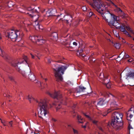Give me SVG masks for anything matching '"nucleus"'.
Instances as JSON below:
<instances>
[{"instance_id": "f257e3e1", "label": "nucleus", "mask_w": 134, "mask_h": 134, "mask_svg": "<svg viewBox=\"0 0 134 134\" xmlns=\"http://www.w3.org/2000/svg\"><path fill=\"white\" fill-rule=\"evenodd\" d=\"M38 104V113L39 116L43 118V117H47L49 111L48 108V102L47 99H41L37 100Z\"/></svg>"}, {"instance_id": "f03ea898", "label": "nucleus", "mask_w": 134, "mask_h": 134, "mask_svg": "<svg viewBox=\"0 0 134 134\" xmlns=\"http://www.w3.org/2000/svg\"><path fill=\"white\" fill-rule=\"evenodd\" d=\"M52 67L54 70L55 76L57 81H62L63 78L62 75L64 74L65 71L67 67L64 66H60L58 64H53Z\"/></svg>"}, {"instance_id": "7ed1b4c3", "label": "nucleus", "mask_w": 134, "mask_h": 134, "mask_svg": "<svg viewBox=\"0 0 134 134\" xmlns=\"http://www.w3.org/2000/svg\"><path fill=\"white\" fill-rule=\"evenodd\" d=\"M23 35L22 31L17 30H12L9 32H7V35H6V36L11 39L13 41L16 42L20 41Z\"/></svg>"}, {"instance_id": "20e7f679", "label": "nucleus", "mask_w": 134, "mask_h": 134, "mask_svg": "<svg viewBox=\"0 0 134 134\" xmlns=\"http://www.w3.org/2000/svg\"><path fill=\"white\" fill-rule=\"evenodd\" d=\"M114 118L111 121V124L114 128H118L122 125V118L123 115L122 113L115 112Z\"/></svg>"}, {"instance_id": "39448f33", "label": "nucleus", "mask_w": 134, "mask_h": 134, "mask_svg": "<svg viewBox=\"0 0 134 134\" xmlns=\"http://www.w3.org/2000/svg\"><path fill=\"white\" fill-rule=\"evenodd\" d=\"M34 8L31 7H28L27 8L25 6L23 7V10H20V12L22 13L28 14L30 17V20L33 21H37L39 18V15L35 13H34L32 10Z\"/></svg>"}, {"instance_id": "423d86ee", "label": "nucleus", "mask_w": 134, "mask_h": 134, "mask_svg": "<svg viewBox=\"0 0 134 134\" xmlns=\"http://www.w3.org/2000/svg\"><path fill=\"white\" fill-rule=\"evenodd\" d=\"M21 26L23 27L24 25L26 26H32L35 28L36 30H42L43 29V27L41 25H40L37 21H33L32 23L28 18L25 19L24 20L20 22Z\"/></svg>"}, {"instance_id": "0eeeda50", "label": "nucleus", "mask_w": 134, "mask_h": 134, "mask_svg": "<svg viewBox=\"0 0 134 134\" xmlns=\"http://www.w3.org/2000/svg\"><path fill=\"white\" fill-rule=\"evenodd\" d=\"M93 3H90V5L94 8L96 9L99 13L101 14L103 19H105L103 12V9L101 8L102 7H104V5L102 4L100 0H93Z\"/></svg>"}, {"instance_id": "6e6552de", "label": "nucleus", "mask_w": 134, "mask_h": 134, "mask_svg": "<svg viewBox=\"0 0 134 134\" xmlns=\"http://www.w3.org/2000/svg\"><path fill=\"white\" fill-rule=\"evenodd\" d=\"M23 59H22V60H20L17 63H13L12 64V66L15 67L17 70L18 71L19 73H21L23 76H25V74L24 71H22L21 69H20V66L19 65L23 63H25L28 65V66L29 67V65L27 63V57L24 55L23 57Z\"/></svg>"}, {"instance_id": "1a4fd4ad", "label": "nucleus", "mask_w": 134, "mask_h": 134, "mask_svg": "<svg viewBox=\"0 0 134 134\" xmlns=\"http://www.w3.org/2000/svg\"><path fill=\"white\" fill-rule=\"evenodd\" d=\"M47 93L51 97L54 98H56L58 100V102H60L61 104L66 105V102L65 100H63L60 91L57 92L55 91L53 94L49 92H47Z\"/></svg>"}, {"instance_id": "9d476101", "label": "nucleus", "mask_w": 134, "mask_h": 134, "mask_svg": "<svg viewBox=\"0 0 134 134\" xmlns=\"http://www.w3.org/2000/svg\"><path fill=\"white\" fill-rule=\"evenodd\" d=\"M111 16L112 20H111L108 23L109 24L110 26H114L117 29H118L121 26L119 23V17L116 16L113 14H111Z\"/></svg>"}, {"instance_id": "9b49d317", "label": "nucleus", "mask_w": 134, "mask_h": 134, "mask_svg": "<svg viewBox=\"0 0 134 134\" xmlns=\"http://www.w3.org/2000/svg\"><path fill=\"white\" fill-rule=\"evenodd\" d=\"M62 39L63 40V41L64 42H67L66 43H68L70 47L71 46V44L72 43L74 46H76L77 45L78 42L76 41V42L74 41V40L71 37H70V35H67L65 37H63Z\"/></svg>"}, {"instance_id": "f8f14e48", "label": "nucleus", "mask_w": 134, "mask_h": 134, "mask_svg": "<svg viewBox=\"0 0 134 134\" xmlns=\"http://www.w3.org/2000/svg\"><path fill=\"white\" fill-rule=\"evenodd\" d=\"M118 104H116L115 101H114L111 102L110 104V108L108 109L107 111L105 112V114H103V115L104 116H106L108 113H109L111 111L116 110L117 109Z\"/></svg>"}, {"instance_id": "ddd939ff", "label": "nucleus", "mask_w": 134, "mask_h": 134, "mask_svg": "<svg viewBox=\"0 0 134 134\" xmlns=\"http://www.w3.org/2000/svg\"><path fill=\"white\" fill-rule=\"evenodd\" d=\"M134 114V107L131 108L126 113L127 119L128 120H130Z\"/></svg>"}, {"instance_id": "4468645a", "label": "nucleus", "mask_w": 134, "mask_h": 134, "mask_svg": "<svg viewBox=\"0 0 134 134\" xmlns=\"http://www.w3.org/2000/svg\"><path fill=\"white\" fill-rule=\"evenodd\" d=\"M56 13L57 10L55 9H50L46 12V16L48 17L52 16H55V14Z\"/></svg>"}, {"instance_id": "2eb2a0df", "label": "nucleus", "mask_w": 134, "mask_h": 134, "mask_svg": "<svg viewBox=\"0 0 134 134\" xmlns=\"http://www.w3.org/2000/svg\"><path fill=\"white\" fill-rule=\"evenodd\" d=\"M64 19L63 20L66 23H68L69 22H71L72 20V16L69 14L65 15L64 16Z\"/></svg>"}, {"instance_id": "dca6fc26", "label": "nucleus", "mask_w": 134, "mask_h": 134, "mask_svg": "<svg viewBox=\"0 0 134 134\" xmlns=\"http://www.w3.org/2000/svg\"><path fill=\"white\" fill-rule=\"evenodd\" d=\"M99 95L100 96H103L106 97H114L113 96L112 94L110 93L109 92L106 91H104L103 92H100L99 93Z\"/></svg>"}, {"instance_id": "f3484780", "label": "nucleus", "mask_w": 134, "mask_h": 134, "mask_svg": "<svg viewBox=\"0 0 134 134\" xmlns=\"http://www.w3.org/2000/svg\"><path fill=\"white\" fill-rule=\"evenodd\" d=\"M83 114L86 118L91 121L93 123L96 125L97 124V121L91 118L89 114L88 113H83Z\"/></svg>"}, {"instance_id": "a211bd4d", "label": "nucleus", "mask_w": 134, "mask_h": 134, "mask_svg": "<svg viewBox=\"0 0 134 134\" xmlns=\"http://www.w3.org/2000/svg\"><path fill=\"white\" fill-rule=\"evenodd\" d=\"M40 35L30 36L29 37V39L33 42L37 43L38 40H39V37Z\"/></svg>"}, {"instance_id": "6ab92c4d", "label": "nucleus", "mask_w": 134, "mask_h": 134, "mask_svg": "<svg viewBox=\"0 0 134 134\" xmlns=\"http://www.w3.org/2000/svg\"><path fill=\"white\" fill-rule=\"evenodd\" d=\"M108 78V76H105L103 73H100L99 76V79L100 80V81H102V83L104 81V80Z\"/></svg>"}, {"instance_id": "aec40b11", "label": "nucleus", "mask_w": 134, "mask_h": 134, "mask_svg": "<svg viewBox=\"0 0 134 134\" xmlns=\"http://www.w3.org/2000/svg\"><path fill=\"white\" fill-rule=\"evenodd\" d=\"M110 79L109 78L108 79H106L104 80V81L102 83L106 85L107 87L108 88H110L111 87L110 83L109 82Z\"/></svg>"}, {"instance_id": "412c9836", "label": "nucleus", "mask_w": 134, "mask_h": 134, "mask_svg": "<svg viewBox=\"0 0 134 134\" xmlns=\"http://www.w3.org/2000/svg\"><path fill=\"white\" fill-rule=\"evenodd\" d=\"M118 29H120V31L123 32V33L125 34L126 35H128L129 37H131L130 35L129 34L128 32L126 30L125 28V27L124 26H120V27Z\"/></svg>"}, {"instance_id": "4be33fe9", "label": "nucleus", "mask_w": 134, "mask_h": 134, "mask_svg": "<svg viewBox=\"0 0 134 134\" xmlns=\"http://www.w3.org/2000/svg\"><path fill=\"white\" fill-rule=\"evenodd\" d=\"M30 54L32 58V59H36V57L38 58L39 59H40L38 57L39 53L37 52V51H33V53H31Z\"/></svg>"}, {"instance_id": "5701e85b", "label": "nucleus", "mask_w": 134, "mask_h": 134, "mask_svg": "<svg viewBox=\"0 0 134 134\" xmlns=\"http://www.w3.org/2000/svg\"><path fill=\"white\" fill-rule=\"evenodd\" d=\"M46 42V40L43 39L42 36H40L39 37V40H38L37 43L38 44L40 45Z\"/></svg>"}, {"instance_id": "b1692460", "label": "nucleus", "mask_w": 134, "mask_h": 134, "mask_svg": "<svg viewBox=\"0 0 134 134\" xmlns=\"http://www.w3.org/2000/svg\"><path fill=\"white\" fill-rule=\"evenodd\" d=\"M52 39L54 41H57L58 39V34L56 32H53L51 35Z\"/></svg>"}, {"instance_id": "393cba45", "label": "nucleus", "mask_w": 134, "mask_h": 134, "mask_svg": "<svg viewBox=\"0 0 134 134\" xmlns=\"http://www.w3.org/2000/svg\"><path fill=\"white\" fill-rule=\"evenodd\" d=\"M38 84L39 85L38 86L40 87H41L42 89H43L44 88L47 87L48 86L47 84V83H41L39 81L37 82Z\"/></svg>"}, {"instance_id": "a878e982", "label": "nucleus", "mask_w": 134, "mask_h": 134, "mask_svg": "<svg viewBox=\"0 0 134 134\" xmlns=\"http://www.w3.org/2000/svg\"><path fill=\"white\" fill-rule=\"evenodd\" d=\"M127 79L129 78L134 79V72H129L127 75Z\"/></svg>"}, {"instance_id": "bb28decb", "label": "nucleus", "mask_w": 134, "mask_h": 134, "mask_svg": "<svg viewBox=\"0 0 134 134\" xmlns=\"http://www.w3.org/2000/svg\"><path fill=\"white\" fill-rule=\"evenodd\" d=\"M27 98L30 101V102H31L34 100L36 101L37 102V100H39L40 99L38 100H35V99L32 97V95L31 94L29 95L28 96Z\"/></svg>"}, {"instance_id": "cd10ccee", "label": "nucleus", "mask_w": 134, "mask_h": 134, "mask_svg": "<svg viewBox=\"0 0 134 134\" xmlns=\"http://www.w3.org/2000/svg\"><path fill=\"white\" fill-rule=\"evenodd\" d=\"M29 79L32 81H34L35 80V77L33 74H29Z\"/></svg>"}, {"instance_id": "c85d7f7f", "label": "nucleus", "mask_w": 134, "mask_h": 134, "mask_svg": "<svg viewBox=\"0 0 134 134\" xmlns=\"http://www.w3.org/2000/svg\"><path fill=\"white\" fill-rule=\"evenodd\" d=\"M104 100L102 98L100 99V100L97 103V105H98L102 106L104 104Z\"/></svg>"}, {"instance_id": "c756f323", "label": "nucleus", "mask_w": 134, "mask_h": 134, "mask_svg": "<svg viewBox=\"0 0 134 134\" xmlns=\"http://www.w3.org/2000/svg\"><path fill=\"white\" fill-rule=\"evenodd\" d=\"M77 117L78 121L79 123H83L84 121V120L81 118V116L80 115H78Z\"/></svg>"}, {"instance_id": "7c9ffc66", "label": "nucleus", "mask_w": 134, "mask_h": 134, "mask_svg": "<svg viewBox=\"0 0 134 134\" xmlns=\"http://www.w3.org/2000/svg\"><path fill=\"white\" fill-rule=\"evenodd\" d=\"M98 129L99 130L98 132V134H102V133L104 132V129H103L101 127H99Z\"/></svg>"}, {"instance_id": "2f4dec72", "label": "nucleus", "mask_w": 134, "mask_h": 134, "mask_svg": "<svg viewBox=\"0 0 134 134\" xmlns=\"http://www.w3.org/2000/svg\"><path fill=\"white\" fill-rule=\"evenodd\" d=\"M79 88L80 89V91L79 92H80V91L81 92H84L85 90L86 89V88L82 86H79Z\"/></svg>"}, {"instance_id": "473e14b6", "label": "nucleus", "mask_w": 134, "mask_h": 134, "mask_svg": "<svg viewBox=\"0 0 134 134\" xmlns=\"http://www.w3.org/2000/svg\"><path fill=\"white\" fill-rule=\"evenodd\" d=\"M126 29L129 31L131 33L133 34V32L132 30L129 26H126L125 27Z\"/></svg>"}, {"instance_id": "72a5a7b5", "label": "nucleus", "mask_w": 134, "mask_h": 134, "mask_svg": "<svg viewBox=\"0 0 134 134\" xmlns=\"http://www.w3.org/2000/svg\"><path fill=\"white\" fill-rule=\"evenodd\" d=\"M55 58L59 60V61H58V62H60V61H62L63 60V59H64L63 58H62L60 56H56L55 57Z\"/></svg>"}, {"instance_id": "f704fd0d", "label": "nucleus", "mask_w": 134, "mask_h": 134, "mask_svg": "<svg viewBox=\"0 0 134 134\" xmlns=\"http://www.w3.org/2000/svg\"><path fill=\"white\" fill-rule=\"evenodd\" d=\"M0 120H1V122L4 126H5L7 125V123L4 120H3L0 118Z\"/></svg>"}, {"instance_id": "c9c22d12", "label": "nucleus", "mask_w": 134, "mask_h": 134, "mask_svg": "<svg viewBox=\"0 0 134 134\" xmlns=\"http://www.w3.org/2000/svg\"><path fill=\"white\" fill-rule=\"evenodd\" d=\"M120 44L119 43H116L114 44V46L117 49H119L120 47Z\"/></svg>"}, {"instance_id": "e433bc0d", "label": "nucleus", "mask_w": 134, "mask_h": 134, "mask_svg": "<svg viewBox=\"0 0 134 134\" xmlns=\"http://www.w3.org/2000/svg\"><path fill=\"white\" fill-rule=\"evenodd\" d=\"M51 121L53 122H55L57 121V120L53 118H52L51 119Z\"/></svg>"}, {"instance_id": "4c0bfd02", "label": "nucleus", "mask_w": 134, "mask_h": 134, "mask_svg": "<svg viewBox=\"0 0 134 134\" xmlns=\"http://www.w3.org/2000/svg\"><path fill=\"white\" fill-rule=\"evenodd\" d=\"M119 39L120 40H121L122 41L123 43H125L126 42L125 41L124 39L123 38H121L120 37H118Z\"/></svg>"}, {"instance_id": "58836bf2", "label": "nucleus", "mask_w": 134, "mask_h": 134, "mask_svg": "<svg viewBox=\"0 0 134 134\" xmlns=\"http://www.w3.org/2000/svg\"><path fill=\"white\" fill-rule=\"evenodd\" d=\"M58 106L56 108V110L58 111V110L61 107V106L59 104H58Z\"/></svg>"}, {"instance_id": "ea45409f", "label": "nucleus", "mask_w": 134, "mask_h": 134, "mask_svg": "<svg viewBox=\"0 0 134 134\" xmlns=\"http://www.w3.org/2000/svg\"><path fill=\"white\" fill-rule=\"evenodd\" d=\"M89 59V58L88 57L86 56H85V57L83 58V60H84L85 61H86L88 59Z\"/></svg>"}, {"instance_id": "a19ab883", "label": "nucleus", "mask_w": 134, "mask_h": 134, "mask_svg": "<svg viewBox=\"0 0 134 134\" xmlns=\"http://www.w3.org/2000/svg\"><path fill=\"white\" fill-rule=\"evenodd\" d=\"M73 131L74 132L75 134H78V131L77 130L73 129Z\"/></svg>"}, {"instance_id": "79ce46f5", "label": "nucleus", "mask_w": 134, "mask_h": 134, "mask_svg": "<svg viewBox=\"0 0 134 134\" xmlns=\"http://www.w3.org/2000/svg\"><path fill=\"white\" fill-rule=\"evenodd\" d=\"M129 57V55H128L126 54V53H125V55L124 56V58H127Z\"/></svg>"}, {"instance_id": "37998d69", "label": "nucleus", "mask_w": 134, "mask_h": 134, "mask_svg": "<svg viewBox=\"0 0 134 134\" xmlns=\"http://www.w3.org/2000/svg\"><path fill=\"white\" fill-rule=\"evenodd\" d=\"M80 56H81V59H82V60H83V58H84L85 57V56H86L84 54H80Z\"/></svg>"}, {"instance_id": "c03bdc74", "label": "nucleus", "mask_w": 134, "mask_h": 134, "mask_svg": "<svg viewBox=\"0 0 134 134\" xmlns=\"http://www.w3.org/2000/svg\"><path fill=\"white\" fill-rule=\"evenodd\" d=\"M82 9L84 11H86V6H83L82 7Z\"/></svg>"}, {"instance_id": "a18cd8bd", "label": "nucleus", "mask_w": 134, "mask_h": 134, "mask_svg": "<svg viewBox=\"0 0 134 134\" xmlns=\"http://www.w3.org/2000/svg\"><path fill=\"white\" fill-rule=\"evenodd\" d=\"M104 58V56H103L102 57V63H103V64L105 65H106V63H105V62L103 60V58Z\"/></svg>"}, {"instance_id": "49530a36", "label": "nucleus", "mask_w": 134, "mask_h": 134, "mask_svg": "<svg viewBox=\"0 0 134 134\" xmlns=\"http://www.w3.org/2000/svg\"><path fill=\"white\" fill-rule=\"evenodd\" d=\"M133 60L134 61V59H133L132 58H131L128 60V61L129 62H132Z\"/></svg>"}, {"instance_id": "de8ad7c7", "label": "nucleus", "mask_w": 134, "mask_h": 134, "mask_svg": "<svg viewBox=\"0 0 134 134\" xmlns=\"http://www.w3.org/2000/svg\"><path fill=\"white\" fill-rule=\"evenodd\" d=\"M12 121H11L9 122V125H10V127H11L12 126Z\"/></svg>"}, {"instance_id": "09e8293b", "label": "nucleus", "mask_w": 134, "mask_h": 134, "mask_svg": "<svg viewBox=\"0 0 134 134\" xmlns=\"http://www.w3.org/2000/svg\"><path fill=\"white\" fill-rule=\"evenodd\" d=\"M88 123V122H87L85 125L82 126V127L84 128H85L87 126V124Z\"/></svg>"}, {"instance_id": "8fccbe9b", "label": "nucleus", "mask_w": 134, "mask_h": 134, "mask_svg": "<svg viewBox=\"0 0 134 134\" xmlns=\"http://www.w3.org/2000/svg\"><path fill=\"white\" fill-rule=\"evenodd\" d=\"M68 83L69 85H73V84L71 82L69 81L68 82Z\"/></svg>"}, {"instance_id": "3c124183", "label": "nucleus", "mask_w": 134, "mask_h": 134, "mask_svg": "<svg viewBox=\"0 0 134 134\" xmlns=\"http://www.w3.org/2000/svg\"><path fill=\"white\" fill-rule=\"evenodd\" d=\"M93 12H91L89 13V15L90 16H91L93 15Z\"/></svg>"}, {"instance_id": "603ef678", "label": "nucleus", "mask_w": 134, "mask_h": 134, "mask_svg": "<svg viewBox=\"0 0 134 134\" xmlns=\"http://www.w3.org/2000/svg\"><path fill=\"white\" fill-rule=\"evenodd\" d=\"M76 107V105L75 104H74L73 106V107H72V109H74V108H75Z\"/></svg>"}, {"instance_id": "864d4df0", "label": "nucleus", "mask_w": 134, "mask_h": 134, "mask_svg": "<svg viewBox=\"0 0 134 134\" xmlns=\"http://www.w3.org/2000/svg\"><path fill=\"white\" fill-rule=\"evenodd\" d=\"M11 3H12V2H9L8 3V5L9 7H11V6H9V5L11 4Z\"/></svg>"}, {"instance_id": "5fc2aeb1", "label": "nucleus", "mask_w": 134, "mask_h": 134, "mask_svg": "<svg viewBox=\"0 0 134 134\" xmlns=\"http://www.w3.org/2000/svg\"><path fill=\"white\" fill-rule=\"evenodd\" d=\"M118 11H120L121 12H122V11L121 10V9L119 8H118Z\"/></svg>"}, {"instance_id": "6e6d98bb", "label": "nucleus", "mask_w": 134, "mask_h": 134, "mask_svg": "<svg viewBox=\"0 0 134 134\" xmlns=\"http://www.w3.org/2000/svg\"><path fill=\"white\" fill-rule=\"evenodd\" d=\"M18 44H19V45L20 46H23V43H21V44H20V43H19Z\"/></svg>"}, {"instance_id": "4d7b16f0", "label": "nucleus", "mask_w": 134, "mask_h": 134, "mask_svg": "<svg viewBox=\"0 0 134 134\" xmlns=\"http://www.w3.org/2000/svg\"><path fill=\"white\" fill-rule=\"evenodd\" d=\"M115 36H116V37H119V35L118 33H116Z\"/></svg>"}, {"instance_id": "13d9d810", "label": "nucleus", "mask_w": 134, "mask_h": 134, "mask_svg": "<svg viewBox=\"0 0 134 134\" xmlns=\"http://www.w3.org/2000/svg\"><path fill=\"white\" fill-rule=\"evenodd\" d=\"M84 50H83V49H81L80 50V52H82L83 51H84Z\"/></svg>"}, {"instance_id": "bf43d9fd", "label": "nucleus", "mask_w": 134, "mask_h": 134, "mask_svg": "<svg viewBox=\"0 0 134 134\" xmlns=\"http://www.w3.org/2000/svg\"><path fill=\"white\" fill-rule=\"evenodd\" d=\"M3 96H4V97H5V96H7V97H8V96L9 97H10L9 96V95H8V96H7V94H4V95H3Z\"/></svg>"}, {"instance_id": "052dcab7", "label": "nucleus", "mask_w": 134, "mask_h": 134, "mask_svg": "<svg viewBox=\"0 0 134 134\" xmlns=\"http://www.w3.org/2000/svg\"><path fill=\"white\" fill-rule=\"evenodd\" d=\"M9 78L11 80H13V78L12 77H9Z\"/></svg>"}, {"instance_id": "680f3d73", "label": "nucleus", "mask_w": 134, "mask_h": 134, "mask_svg": "<svg viewBox=\"0 0 134 134\" xmlns=\"http://www.w3.org/2000/svg\"><path fill=\"white\" fill-rule=\"evenodd\" d=\"M48 80V79L47 78H46L44 79V81L45 82H46Z\"/></svg>"}, {"instance_id": "e2e57ef3", "label": "nucleus", "mask_w": 134, "mask_h": 134, "mask_svg": "<svg viewBox=\"0 0 134 134\" xmlns=\"http://www.w3.org/2000/svg\"><path fill=\"white\" fill-rule=\"evenodd\" d=\"M7 111H5L4 112V114H7Z\"/></svg>"}, {"instance_id": "0e129e2a", "label": "nucleus", "mask_w": 134, "mask_h": 134, "mask_svg": "<svg viewBox=\"0 0 134 134\" xmlns=\"http://www.w3.org/2000/svg\"><path fill=\"white\" fill-rule=\"evenodd\" d=\"M129 128H130V129H132V127L131 126H130L129 127Z\"/></svg>"}, {"instance_id": "69168bd1", "label": "nucleus", "mask_w": 134, "mask_h": 134, "mask_svg": "<svg viewBox=\"0 0 134 134\" xmlns=\"http://www.w3.org/2000/svg\"><path fill=\"white\" fill-rule=\"evenodd\" d=\"M48 62L49 63H50L51 62L50 61V60L49 59L48 60Z\"/></svg>"}, {"instance_id": "338daca9", "label": "nucleus", "mask_w": 134, "mask_h": 134, "mask_svg": "<svg viewBox=\"0 0 134 134\" xmlns=\"http://www.w3.org/2000/svg\"><path fill=\"white\" fill-rule=\"evenodd\" d=\"M45 50L46 51H47V50H48V49H45Z\"/></svg>"}, {"instance_id": "774afa93", "label": "nucleus", "mask_w": 134, "mask_h": 134, "mask_svg": "<svg viewBox=\"0 0 134 134\" xmlns=\"http://www.w3.org/2000/svg\"><path fill=\"white\" fill-rule=\"evenodd\" d=\"M113 4L114 6H115L116 7V5H115L114 3H113Z\"/></svg>"}]
</instances>
